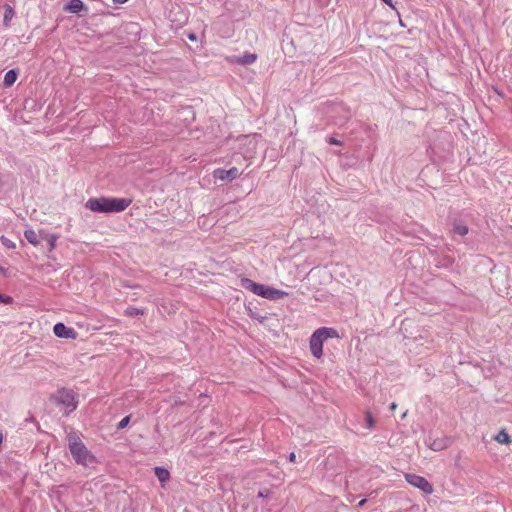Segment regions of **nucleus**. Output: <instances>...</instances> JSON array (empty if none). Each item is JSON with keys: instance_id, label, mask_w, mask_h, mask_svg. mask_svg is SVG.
Segmentation results:
<instances>
[{"instance_id": "obj_1", "label": "nucleus", "mask_w": 512, "mask_h": 512, "mask_svg": "<svg viewBox=\"0 0 512 512\" xmlns=\"http://www.w3.org/2000/svg\"><path fill=\"white\" fill-rule=\"evenodd\" d=\"M66 440L69 451L78 465L89 466L95 462L94 455L87 449L86 445L81 439V433L75 431L73 428H65Z\"/></svg>"}, {"instance_id": "obj_2", "label": "nucleus", "mask_w": 512, "mask_h": 512, "mask_svg": "<svg viewBox=\"0 0 512 512\" xmlns=\"http://www.w3.org/2000/svg\"><path fill=\"white\" fill-rule=\"evenodd\" d=\"M132 203L128 198H90L85 203V207L92 212L113 213L122 212Z\"/></svg>"}, {"instance_id": "obj_3", "label": "nucleus", "mask_w": 512, "mask_h": 512, "mask_svg": "<svg viewBox=\"0 0 512 512\" xmlns=\"http://www.w3.org/2000/svg\"><path fill=\"white\" fill-rule=\"evenodd\" d=\"M338 332L334 328L321 327L316 329L310 337L309 347L312 355L320 359L323 355V344L329 338H338Z\"/></svg>"}, {"instance_id": "obj_4", "label": "nucleus", "mask_w": 512, "mask_h": 512, "mask_svg": "<svg viewBox=\"0 0 512 512\" xmlns=\"http://www.w3.org/2000/svg\"><path fill=\"white\" fill-rule=\"evenodd\" d=\"M241 286L251 291L255 295L261 296L268 300H277L288 295V293L285 291L278 290L264 284L255 283L251 279L245 277L241 278Z\"/></svg>"}, {"instance_id": "obj_5", "label": "nucleus", "mask_w": 512, "mask_h": 512, "mask_svg": "<svg viewBox=\"0 0 512 512\" xmlns=\"http://www.w3.org/2000/svg\"><path fill=\"white\" fill-rule=\"evenodd\" d=\"M54 399L65 414H70L76 409L75 394L72 390L65 388L58 390Z\"/></svg>"}, {"instance_id": "obj_6", "label": "nucleus", "mask_w": 512, "mask_h": 512, "mask_svg": "<svg viewBox=\"0 0 512 512\" xmlns=\"http://www.w3.org/2000/svg\"><path fill=\"white\" fill-rule=\"evenodd\" d=\"M405 480L412 485L413 487L419 489L426 495H430L433 493L434 488L433 485L423 476L406 473L404 475Z\"/></svg>"}, {"instance_id": "obj_7", "label": "nucleus", "mask_w": 512, "mask_h": 512, "mask_svg": "<svg viewBox=\"0 0 512 512\" xmlns=\"http://www.w3.org/2000/svg\"><path fill=\"white\" fill-rule=\"evenodd\" d=\"M213 176L215 179L225 181V180H234L239 176V170L237 167H232L229 170H225L222 168H217L213 171Z\"/></svg>"}, {"instance_id": "obj_8", "label": "nucleus", "mask_w": 512, "mask_h": 512, "mask_svg": "<svg viewBox=\"0 0 512 512\" xmlns=\"http://www.w3.org/2000/svg\"><path fill=\"white\" fill-rule=\"evenodd\" d=\"M258 56L255 53H245L242 56H227L226 61L229 63H236L240 65H250L257 60Z\"/></svg>"}, {"instance_id": "obj_9", "label": "nucleus", "mask_w": 512, "mask_h": 512, "mask_svg": "<svg viewBox=\"0 0 512 512\" xmlns=\"http://www.w3.org/2000/svg\"><path fill=\"white\" fill-rule=\"evenodd\" d=\"M53 332L59 338L74 339L76 336L74 329L66 327L63 323L55 324Z\"/></svg>"}, {"instance_id": "obj_10", "label": "nucleus", "mask_w": 512, "mask_h": 512, "mask_svg": "<svg viewBox=\"0 0 512 512\" xmlns=\"http://www.w3.org/2000/svg\"><path fill=\"white\" fill-rule=\"evenodd\" d=\"M70 13H78L81 10H87L84 3L81 0H70V2L64 8Z\"/></svg>"}, {"instance_id": "obj_11", "label": "nucleus", "mask_w": 512, "mask_h": 512, "mask_svg": "<svg viewBox=\"0 0 512 512\" xmlns=\"http://www.w3.org/2000/svg\"><path fill=\"white\" fill-rule=\"evenodd\" d=\"M494 440L499 444H511L512 440L506 429H501L495 436Z\"/></svg>"}, {"instance_id": "obj_12", "label": "nucleus", "mask_w": 512, "mask_h": 512, "mask_svg": "<svg viewBox=\"0 0 512 512\" xmlns=\"http://www.w3.org/2000/svg\"><path fill=\"white\" fill-rule=\"evenodd\" d=\"M17 77H18V72L14 69H11L8 72H6V74L4 76V80H3L4 86L5 87L12 86L16 82Z\"/></svg>"}, {"instance_id": "obj_13", "label": "nucleus", "mask_w": 512, "mask_h": 512, "mask_svg": "<svg viewBox=\"0 0 512 512\" xmlns=\"http://www.w3.org/2000/svg\"><path fill=\"white\" fill-rule=\"evenodd\" d=\"M155 475L157 476V478L160 482H166L170 478L169 471L167 469L161 468V467L155 468Z\"/></svg>"}, {"instance_id": "obj_14", "label": "nucleus", "mask_w": 512, "mask_h": 512, "mask_svg": "<svg viewBox=\"0 0 512 512\" xmlns=\"http://www.w3.org/2000/svg\"><path fill=\"white\" fill-rule=\"evenodd\" d=\"M24 236L30 244H32L34 246H37L39 244V239H38L37 233L34 230H31V229L26 230L24 232Z\"/></svg>"}, {"instance_id": "obj_15", "label": "nucleus", "mask_w": 512, "mask_h": 512, "mask_svg": "<svg viewBox=\"0 0 512 512\" xmlns=\"http://www.w3.org/2000/svg\"><path fill=\"white\" fill-rule=\"evenodd\" d=\"M14 15H15L14 9L10 5H5V12H4V18H3V22H4L5 26L10 25V21L12 20Z\"/></svg>"}, {"instance_id": "obj_16", "label": "nucleus", "mask_w": 512, "mask_h": 512, "mask_svg": "<svg viewBox=\"0 0 512 512\" xmlns=\"http://www.w3.org/2000/svg\"><path fill=\"white\" fill-rule=\"evenodd\" d=\"M125 315L130 316V317H136V316H140V315L142 316V315H144V311L139 308L130 306L125 310Z\"/></svg>"}, {"instance_id": "obj_17", "label": "nucleus", "mask_w": 512, "mask_h": 512, "mask_svg": "<svg viewBox=\"0 0 512 512\" xmlns=\"http://www.w3.org/2000/svg\"><path fill=\"white\" fill-rule=\"evenodd\" d=\"M454 232L460 236H465L468 233V227L464 224H455Z\"/></svg>"}, {"instance_id": "obj_18", "label": "nucleus", "mask_w": 512, "mask_h": 512, "mask_svg": "<svg viewBox=\"0 0 512 512\" xmlns=\"http://www.w3.org/2000/svg\"><path fill=\"white\" fill-rule=\"evenodd\" d=\"M1 242L2 244L7 247V248H10V249H14L15 248V244L14 242H12L11 240H9L8 238H6L5 236H2L1 237Z\"/></svg>"}, {"instance_id": "obj_19", "label": "nucleus", "mask_w": 512, "mask_h": 512, "mask_svg": "<svg viewBox=\"0 0 512 512\" xmlns=\"http://www.w3.org/2000/svg\"><path fill=\"white\" fill-rule=\"evenodd\" d=\"M56 240H57V236L50 235V237H49V250L50 251L54 250V248L56 246Z\"/></svg>"}, {"instance_id": "obj_20", "label": "nucleus", "mask_w": 512, "mask_h": 512, "mask_svg": "<svg viewBox=\"0 0 512 512\" xmlns=\"http://www.w3.org/2000/svg\"><path fill=\"white\" fill-rule=\"evenodd\" d=\"M130 419L131 418H122V420L117 425V429L125 428L129 424Z\"/></svg>"}, {"instance_id": "obj_21", "label": "nucleus", "mask_w": 512, "mask_h": 512, "mask_svg": "<svg viewBox=\"0 0 512 512\" xmlns=\"http://www.w3.org/2000/svg\"><path fill=\"white\" fill-rule=\"evenodd\" d=\"M0 303L11 304L12 298L10 296H4V295L0 294Z\"/></svg>"}, {"instance_id": "obj_22", "label": "nucleus", "mask_w": 512, "mask_h": 512, "mask_svg": "<svg viewBox=\"0 0 512 512\" xmlns=\"http://www.w3.org/2000/svg\"><path fill=\"white\" fill-rule=\"evenodd\" d=\"M270 494V490L267 489V488H263L261 489L259 492H258V497L260 498H265V497H268Z\"/></svg>"}, {"instance_id": "obj_23", "label": "nucleus", "mask_w": 512, "mask_h": 512, "mask_svg": "<svg viewBox=\"0 0 512 512\" xmlns=\"http://www.w3.org/2000/svg\"><path fill=\"white\" fill-rule=\"evenodd\" d=\"M444 446L441 445L440 443H438L437 441H434L432 444H431V449L435 450V451H438V450H441L443 449Z\"/></svg>"}, {"instance_id": "obj_24", "label": "nucleus", "mask_w": 512, "mask_h": 512, "mask_svg": "<svg viewBox=\"0 0 512 512\" xmlns=\"http://www.w3.org/2000/svg\"><path fill=\"white\" fill-rule=\"evenodd\" d=\"M364 421H365L367 427H371L374 424V418H372V417L364 418Z\"/></svg>"}, {"instance_id": "obj_25", "label": "nucleus", "mask_w": 512, "mask_h": 512, "mask_svg": "<svg viewBox=\"0 0 512 512\" xmlns=\"http://www.w3.org/2000/svg\"><path fill=\"white\" fill-rule=\"evenodd\" d=\"M289 461L292 462V463L296 462V454L294 452H291L289 454Z\"/></svg>"}, {"instance_id": "obj_26", "label": "nucleus", "mask_w": 512, "mask_h": 512, "mask_svg": "<svg viewBox=\"0 0 512 512\" xmlns=\"http://www.w3.org/2000/svg\"><path fill=\"white\" fill-rule=\"evenodd\" d=\"M385 4H387L389 7L394 9V5L392 0H382Z\"/></svg>"}, {"instance_id": "obj_27", "label": "nucleus", "mask_w": 512, "mask_h": 512, "mask_svg": "<svg viewBox=\"0 0 512 512\" xmlns=\"http://www.w3.org/2000/svg\"><path fill=\"white\" fill-rule=\"evenodd\" d=\"M127 1H128V0H113V2H114L115 4H124V3H126Z\"/></svg>"}, {"instance_id": "obj_28", "label": "nucleus", "mask_w": 512, "mask_h": 512, "mask_svg": "<svg viewBox=\"0 0 512 512\" xmlns=\"http://www.w3.org/2000/svg\"><path fill=\"white\" fill-rule=\"evenodd\" d=\"M188 38H189V40H191V41H195V40H196V35H195V34H193V33H191V34H189V35H188Z\"/></svg>"}, {"instance_id": "obj_29", "label": "nucleus", "mask_w": 512, "mask_h": 512, "mask_svg": "<svg viewBox=\"0 0 512 512\" xmlns=\"http://www.w3.org/2000/svg\"><path fill=\"white\" fill-rule=\"evenodd\" d=\"M329 143H330V144H339V142H338L335 138H333V137H331V138L329 139Z\"/></svg>"}, {"instance_id": "obj_30", "label": "nucleus", "mask_w": 512, "mask_h": 512, "mask_svg": "<svg viewBox=\"0 0 512 512\" xmlns=\"http://www.w3.org/2000/svg\"><path fill=\"white\" fill-rule=\"evenodd\" d=\"M365 502H366V500H361V501L359 502V506H363Z\"/></svg>"}, {"instance_id": "obj_31", "label": "nucleus", "mask_w": 512, "mask_h": 512, "mask_svg": "<svg viewBox=\"0 0 512 512\" xmlns=\"http://www.w3.org/2000/svg\"><path fill=\"white\" fill-rule=\"evenodd\" d=\"M2 270V268H0V271Z\"/></svg>"}]
</instances>
